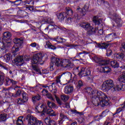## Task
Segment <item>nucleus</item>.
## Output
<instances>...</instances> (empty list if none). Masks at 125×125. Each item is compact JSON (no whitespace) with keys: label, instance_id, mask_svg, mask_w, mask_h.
<instances>
[{"label":"nucleus","instance_id":"1","mask_svg":"<svg viewBox=\"0 0 125 125\" xmlns=\"http://www.w3.org/2000/svg\"><path fill=\"white\" fill-rule=\"evenodd\" d=\"M95 95H94L92 98V103L95 106H99L101 105V107H105L109 105V102L108 101V97L107 95L104 94L102 92H98L95 91Z\"/></svg>","mask_w":125,"mask_h":125},{"label":"nucleus","instance_id":"2","mask_svg":"<svg viewBox=\"0 0 125 125\" xmlns=\"http://www.w3.org/2000/svg\"><path fill=\"white\" fill-rule=\"evenodd\" d=\"M51 62L50 63V69L51 71L53 70V66H57V67H62L63 68H66L69 70L73 68V63L69 59H65L61 60L56 57H53L51 58Z\"/></svg>","mask_w":125,"mask_h":125},{"label":"nucleus","instance_id":"3","mask_svg":"<svg viewBox=\"0 0 125 125\" xmlns=\"http://www.w3.org/2000/svg\"><path fill=\"white\" fill-rule=\"evenodd\" d=\"M13 41L14 43H15V45L12 48V56L15 57V55H16V52H18L20 48H22L23 47L24 40L23 39L15 38L13 40Z\"/></svg>","mask_w":125,"mask_h":125},{"label":"nucleus","instance_id":"4","mask_svg":"<svg viewBox=\"0 0 125 125\" xmlns=\"http://www.w3.org/2000/svg\"><path fill=\"white\" fill-rule=\"evenodd\" d=\"M80 26L87 31V35L88 36L96 34V32L98 30L97 28H93L90 25V23L88 22H82L80 24Z\"/></svg>","mask_w":125,"mask_h":125},{"label":"nucleus","instance_id":"5","mask_svg":"<svg viewBox=\"0 0 125 125\" xmlns=\"http://www.w3.org/2000/svg\"><path fill=\"white\" fill-rule=\"evenodd\" d=\"M88 8H89V6L88 5H84V7L82 10V12L80 11V8H78L77 9V13L74 14V18L76 20H79L81 19L82 16H84L86 14V12L88 11Z\"/></svg>","mask_w":125,"mask_h":125},{"label":"nucleus","instance_id":"6","mask_svg":"<svg viewBox=\"0 0 125 125\" xmlns=\"http://www.w3.org/2000/svg\"><path fill=\"white\" fill-rule=\"evenodd\" d=\"M114 87V81L111 79L106 80L102 85V88L104 91H109Z\"/></svg>","mask_w":125,"mask_h":125},{"label":"nucleus","instance_id":"7","mask_svg":"<svg viewBox=\"0 0 125 125\" xmlns=\"http://www.w3.org/2000/svg\"><path fill=\"white\" fill-rule=\"evenodd\" d=\"M120 50L122 53H118L116 54V57L117 59H120V60H124L125 59V42L121 44V47Z\"/></svg>","mask_w":125,"mask_h":125},{"label":"nucleus","instance_id":"8","mask_svg":"<svg viewBox=\"0 0 125 125\" xmlns=\"http://www.w3.org/2000/svg\"><path fill=\"white\" fill-rule=\"evenodd\" d=\"M120 79V77L117 79V83L116 87H114L112 89L113 91H116L117 90H122V91H125V85L123 84V83L124 82H122L120 81L119 79Z\"/></svg>","mask_w":125,"mask_h":125},{"label":"nucleus","instance_id":"9","mask_svg":"<svg viewBox=\"0 0 125 125\" xmlns=\"http://www.w3.org/2000/svg\"><path fill=\"white\" fill-rule=\"evenodd\" d=\"M42 61V54L41 53L34 55L31 62L32 64H38Z\"/></svg>","mask_w":125,"mask_h":125},{"label":"nucleus","instance_id":"10","mask_svg":"<svg viewBox=\"0 0 125 125\" xmlns=\"http://www.w3.org/2000/svg\"><path fill=\"white\" fill-rule=\"evenodd\" d=\"M94 61L97 63V64H98L99 66H104L105 65H107V64L110 63V61L109 60L101 59L97 57L94 58Z\"/></svg>","mask_w":125,"mask_h":125},{"label":"nucleus","instance_id":"11","mask_svg":"<svg viewBox=\"0 0 125 125\" xmlns=\"http://www.w3.org/2000/svg\"><path fill=\"white\" fill-rule=\"evenodd\" d=\"M11 33L9 32H5L3 33L2 40L5 41L7 46H10V42H11Z\"/></svg>","mask_w":125,"mask_h":125},{"label":"nucleus","instance_id":"12","mask_svg":"<svg viewBox=\"0 0 125 125\" xmlns=\"http://www.w3.org/2000/svg\"><path fill=\"white\" fill-rule=\"evenodd\" d=\"M23 61H24V60L23 59V56H17V57L14 59L13 62V63H14L16 66H18V67H19L23 65V62H23Z\"/></svg>","mask_w":125,"mask_h":125},{"label":"nucleus","instance_id":"13","mask_svg":"<svg viewBox=\"0 0 125 125\" xmlns=\"http://www.w3.org/2000/svg\"><path fill=\"white\" fill-rule=\"evenodd\" d=\"M24 120H27L28 122V124L29 125H34L35 124V123H37V121H38L37 118L34 117L33 116H32L30 114L28 115L25 118Z\"/></svg>","mask_w":125,"mask_h":125},{"label":"nucleus","instance_id":"14","mask_svg":"<svg viewBox=\"0 0 125 125\" xmlns=\"http://www.w3.org/2000/svg\"><path fill=\"white\" fill-rule=\"evenodd\" d=\"M112 19L116 23V26H117V27H121L122 25H123V23H122V21L121 20V17L117 15V14H113Z\"/></svg>","mask_w":125,"mask_h":125},{"label":"nucleus","instance_id":"15","mask_svg":"<svg viewBox=\"0 0 125 125\" xmlns=\"http://www.w3.org/2000/svg\"><path fill=\"white\" fill-rule=\"evenodd\" d=\"M8 44L6 42L4 43L2 41H0V56H1L5 52V47H8Z\"/></svg>","mask_w":125,"mask_h":125},{"label":"nucleus","instance_id":"16","mask_svg":"<svg viewBox=\"0 0 125 125\" xmlns=\"http://www.w3.org/2000/svg\"><path fill=\"white\" fill-rule=\"evenodd\" d=\"M80 76L81 77H86L87 76H89L90 75V70L89 69H87L83 67L82 68H80Z\"/></svg>","mask_w":125,"mask_h":125},{"label":"nucleus","instance_id":"17","mask_svg":"<svg viewBox=\"0 0 125 125\" xmlns=\"http://www.w3.org/2000/svg\"><path fill=\"white\" fill-rule=\"evenodd\" d=\"M74 91V87L72 85H66L64 87V93L65 94H71Z\"/></svg>","mask_w":125,"mask_h":125},{"label":"nucleus","instance_id":"18","mask_svg":"<svg viewBox=\"0 0 125 125\" xmlns=\"http://www.w3.org/2000/svg\"><path fill=\"white\" fill-rule=\"evenodd\" d=\"M44 123L47 125H56V122L54 120H51L49 117H47L44 119Z\"/></svg>","mask_w":125,"mask_h":125},{"label":"nucleus","instance_id":"19","mask_svg":"<svg viewBox=\"0 0 125 125\" xmlns=\"http://www.w3.org/2000/svg\"><path fill=\"white\" fill-rule=\"evenodd\" d=\"M61 77L64 78L66 80H71V78H72V73L70 72L63 73L61 75Z\"/></svg>","mask_w":125,"mask_h":125},{"label":"nucleus","instance_id":"20","mask_svg":"<svg viewBox=\"0 0 125 125\" xmlns=\"http://www.w3.org/2000/svg\"><path fill=\"white\" fill-rule=\"evenodd\" d=\"M104 40L106 42H111L114 40V36H113V34H110L106 35L105 38Z\"/></svg>","mask_w":125,"mask_h":125},{"label":"nucleus","instance_id":"21","mask_svg":"<svg viewBox=\"0 0 125 125\" xmlns=\"http://www.w3.org/2000/svg\"><path fill=\"white\" fill-rule=\"evenodd\" d=\"M97 45L98 47H99L100 48H102L103 49L104 48V49H106L108 48V47L110 45L109 43H106L105 42L102 43H97Z\"/></svg>","mask_w":125,"mask_h":125},{"label":"nucleus","instance_id":"22","mask_svg":"<svg viewBox=\"0 0 125 125\" xmlns=\"http://www.w3.org/2000/svg\"><path fill=\"white\" fill-rule=\"evenodd\" d=\"M95 91H97V90H93L92 88L91 87H87L85 88V92H87V93H88L90 95L94 96L95 95Z\"/></svg>","mask_w":125,"mask_h":125},{"label":"nucleus","instance_id":"23","mask_svg":"<svg viewBox=\"0 0 125 125\" xmlns=\"http://www.w3.org/2000/svg\"><path fill=\"white\" fill-rule=\"evenodd\" d=\"M93 22L96 25H99L102 23V19L98 18L97 17H94L93 18Z\"/></svg>","mask_w":125,"mask_h":125},{"label":"nucleus","instance_id":"24","mask_svg":"<svg viewBox=\"0 0 125 125\" xmlns=\"http://www.w3.org/2000/svg\"><path fill=\"white\" fill-rule=\"evenodd\" d=\"M28 99V94L25 92L22 93V99L21 100V103H26Z\"/></svg>","mask_w":125,"mask_h":125},{"label":"nucleus","instance_id":"25","mask_svg":"<svg viewBox=\"0 0 125 125\" xmlns=\"http://www.w3.org/2000/svg\"><path fill=\"white\" fill-rule=\"evenodd\" d=\"M45 48H50V49H56V47L51 44L49 41L46 42V44L45 45Z\"/></svg>","mask_w":125,"mask_h":125},{"label":"nucleus","instance_id":"26","mask_svg":"<svg viewBox=\"0 0 125 125\" xmlns=\"http://www.w3.org/2000/svg\"><path fill=\"white\" fill-rule=\"evenodd\" d=\"M81 69H82V68L80 67L79 66L74 68L73 69V74H74V75L75 76H78V75L79 76H80V75H81Z\"/></svg>","mask_w":125,"mask_h":125},{"label":"nucleus","instance_id":"27","mask_svg":"<svg viewBox=\"0 0 125 125\" xmlns=\"http://www.w3.org/2000/svg\"><path fill=\"white\" fill-rule=\"evenodd\" d=\"M97 3L99 5H101V4H104L106 7H109V2L106 1L104 0H97Z\"/></svg>","mask_w":125,"mask_h":125},{"label":"nucleus","instance_id":"28","mask_svg":"<svg viewBox=\"0 0 125 125\" xmlns=\"http://www.w3.org/2000/svg\"><path fill=\"white\" fill-rule=\"evenodd\" d=\"M64 13H65V15H68V16H72V15H73V10H72V9L70 7H66L65 8V12H64Z\"/></svg>","mask_w":125,"mask_h":125},{"label":"nucleus","instance_id":"29","mask_svg":"<svg viewBox=\"0 0 125 125\" xmlns=\"http://www.w3.org/2000/svg\"><path fill=\"white\" fill-rule=\"evenodd\" d=\"M57 17L58 19H59V20H61V21H63L65 18L67 17V15H66V13H65L64 12L61 13L57 14Z\"/></svg>","mask_w":125,"mask_h":125},{"label":"nucleus","instance_id":"30","mask_svg":"<svg viewBox=\"0 0 125 125\" xmlns=\"http://www.w3.org/2000/svg\"><path fill=\"white\" fill-rule=\"evenodd\" d=\"M110 66L112 68H119L120 65L117 61H112L110 62Z\"/></svg>","mask_w":125,"mask_h":125},{"label":"nucleus","instance_id":"31","mask_svg":"<svg viewBox=\"0 0 125 125\" xmlns=\"http://www.w3.org/2000/svg\"><path fill=\"white\" fill-rule=\"evenodd\" d=\"M7 118V115L5 113L0 114V122H5Z\"/></svg>","mask_w":125,"mask_h":125},{"label":"nucleus","instance_id":"32","mask_svg":"<svg viewBox=\"0 0 125 125\" xmlns=\"http://www.w3.org/2000/svg\"><path fill=\"white\" fill-rule=\"evenodd\" d=\"M54 40L55 41H56V42H58L59 43H63V42H66V40L62 38H60L59 37H58L55 38Z\"/></svg>","mask_w":125,"mask_h":125},{"label":"nucleus","instance_id":"33","mask_svg":"<svg viewBox=\"0 0 125 125\" xmlns=\"http://www.w3.org/2000/svg\"><path fill=\"white\" fill-rule=\"evenodd\" d=\"M40 100H41V96L39 94L32 97V101L33 103H36V101H39Z\"/></svg>","mask_w":125,"mask_h":125},{"label":"nucleus","instance_id":"34","mask_svg":"<svg viewBox=\"0 0 125 125\" xmlns=\"http://www.w3.org/2000/svg\"><path fill=\"white\" fill-rule=\"evenodd\" d=\"M48 115H50V116H55V114L54 113V110L52 108L51 109H46V111L45 112Z\"/></svg>","mask_w":125,"mask_h":125},{"label":"nucleus","instance_id":"35","mask_svg":"<svg viewBox=\"0 0 125 125\" xmlns=\"http://www.w3.org/2000/svg\"><path fill=\"white\" fill-rule=\"evenodd\" d=\"M32 69L34 70V71H35V72H37L38 73V74H42V72H41V70L40 69V68H39V66L37 65H32Z\"/></svg>","mask_w":125,"mask_h":125},{"label":"nucleus","instance_id":"36","mask_svg":"<svg viewBox=\"0 0 125 125\" xmlns=\"http://www.w3.org/2000/svg\"><path fill=\"white\" fill-rule=\"evenodd\" d=\"M47 105L49 108H50L51 109H52V108H55V107H56L55 104L52 102L48 101L47 103Z\"/></svg>","mask_w":125,"mask_h":125},{"label":"nucleus","instance_id":"37","mask_svg":"<svg viewBox=\"0 0 125 125\" xmlns=\"http://www.w3.org/2000/svg\"><path fill=\"white\" fill-rule=\"evenodd\" d=\"M4 83V75L3 73H0V85H2Z\"/></svg>","mask_w":125,"mask_h":125},{"label":"nucleus","instance_id":"38","mask_svg":"<svg viewBox=\"0 0 125 125\" xmlns=\"http://www.w3.org/2000/svg\"><path fill=\"white\" fill-rule=\"evenodd\" d=\"M109 111V109H106L104 111L102 112V114L100 115L101 119L102 118H104V117H106Z\"/></svg>","mask_w":125,"mask_h":125},{"label":"nucleus","instance_id":"39","mask_svg":"<svg viewBox=\"0 0 125 125\" xmlns=\"http://www.w3.org/2000/svg\"><path fill=\"white\" fill-rule=\"evenodd\" d=\"M86 53V52L85 51H84L82 52L78 53L77 54V56H78V57H80V58H83V57H84V55Z\"/></svg>","mask_w":125,"mask_h":125},{"label":"nucleus","instance_id":"40","mask_svg":"<svg viewBox=\"0 0 125 125\" xmlns=\"http://www.w3.org/2000/svg\"><path fill=\"white\" fill-rule=\"evenodd\" d=\"M61 98L62 100L64 101V102H66V101H68V100L69 99V96L66 95H62L61 96Z\"/></svg>","mask_w":125,"mask_h":125},{"label":"nucleus","instance_id":"41","mask_svg":"<svg viewBox=\"0 0 125 125\" xmlns=\"http://www.w3.org/2000/svg\"><path fill=\"white\" fill-rule=\"evenodd\" d=\"M21 117H20L17 119V121L16 122V125H23V121H22V119H21Z\"/></svg>","mask_w":125,"mask_h":125},{"label":"nucleus","instance_id":"42","mask_svg":"<svg viewBox=\"0 0 125 125\" xmlns=\"http://www.w3.org/2000/svg\"><path fill=\"white\" fill-rule=\"evenodd\" d=\"M103 71L104 73H110L111 72V68L108 66L103 67Z\"/></svg>","mask_w":125,"mask_h":125},{"label":"nucleus","instance_id":"43","mask_svg":"<svg viewBox=\"0 0 125 125\" xmlns=\"http://www.w3.org/2000/svg\"><path fill=\"white\" fill-rule=\"evenodd\" d=\"M44 20H45V22H46V23H48V24L53 23V20H52L51 18H45L44 19Z\"/></svg>","mask_w":125,"mask_h":125},{"label":"nucleus","instance_id":"44","mask_svg":"<svg viewBox=\"0 0 125 125\" xmlns=\"http://www.w3.org/2000/svg\"><path fill=\"white\" fill-rule=\"evenodd\" d=\"M119 80L121 81V82H123L124 83H125V73L119 76Z\"/></svg>","mask_w":125,"mask_h":125},{"label":"nucleus","instance_id":"45","mask_svg":"<svg viewBox=\"0 0 125 125\" xmlns=\"http://www.w3.org/2000/svg\"><path fill=\"white\" fill-rule=\"evenodd\" d=\"M41 109H42V110L40 111V112H42V113H45V112H46V109L47 108V106H46V105H44V104H42L41 106Z\"/></svg>","mask_w":125,"mask_h":125},{"label":"nucleus","instance_id":"46","mask_svg":"<svg viewBox=\"0 0 125 125\" xmlns=\"http://www.w3.org/2000/svg\"><path fill=\"white\" fill-rule=\"evenodd\" d=\"M6 98H11V97H13L14 94L10 93L9 92H6L5 94Z\"/></svg>","mask_w":125,"mask_h":125},{"label":"nucleus","instance_id":"47","mask_svg":"<svg viewBox=\"0 0 125 125\" xmlns=\"http://www.w3.org/2000/svg\"><path fill=\"white\" fill-rule=\"evenodd\" d=\"M5 81V85H10V84H11V79L9 78H6Z\"/></svg>","mask_w":125,"mask_h":125},{"label":"nucleus","instance_id":"48","mask_svg":"<svg viewBox=\"0 0 125 125\" xmlns=\"http://www.w3.org/2000/svg\"><path fill=\"white\" fill-rule=\"evenodd\" d=\"M47 98L49 99H51L52 101H54V99H53V97H52V95H51V94L50 93H47L46 94Z\"/></svg>","mask_w":125,"mask_h":125},{"label":"nucleus","instance_id":"49","mask_svg":"<svg viewBox=\"0 0 125 125\" xmlns=\"http://www.w3.org/2000/svg\"><path fill=\"white\" fill-rule=\"evenodd\" d=\"M21 94V90H18L16 93L15 94H14L13 97H17V96H19Z\"/></svg>","mask_w":125,"mask_h":125},{"label":"nucleus","instance_id":"50","mask_svg":"<svg viewBox=\"0 0 125 125\" xmlns=\"http://www.w3.org/2000/svg\"><path fill=\"white\" fill-rule=\"evenodd\" d=\"M71 112H72V114H78L79 115H83V113L80 112H79V111H77L76 110H73V109H72V110H71Z\"/></svg>","mask_w":125,"mask_h":125},{"label":"nucleus","instance_id":"51","mask_svg":"<svg viewBox=\"0 0 125 125\" xmlns=\"http://www.w3.org/2000/svg\"><path fill=\"white\" fill-rule=\"evenodd\" d=\"M112 50L110 49H108L106 50V55L107 56H110V55H112Z\"/></svg>","mask_w":125,"mask_h":125},{"label":"nucleus","instance_id":"52","mask_svg":"<svg viewBox=\"0 0 125 125\" xmlns=\"http://www.w3.org/2000/svg\"><path fill=\"white\" fill-rule=\"evenodd\" d=\"M60 119L61 120H63V119H67V116L65 115H64L63 113H60Z\"/></svg>","mask_w":125,"mask_h":125},{"label":"nucleus","instance_id":"53","mask_svg":"<svg viewBox=\"0 0 125 125\" xmlns=\"http://www.w3.org/2000/svg\"><path fill=\"white\" fill-rule=\"evenodd\" d=\"M83 85V81H79L78 82V86H77L78 87H79V88H80V87H82Z\"/></svg>","mask_w":125,"mask_h":125},{"label":"nucleus","instance_id":"54","mask_svg":"<svg viewBox=\"0 0 125 125\" xmlns=\"http://www.w3.org/2000/svg\"><path fill=\"white\" fill-rule=\"evenodd\" d=\"M11 56L10 54H8L5 56V59L8 61L11 59Z\"/></svg>","mask_w":125,"mask_h":125},{"label":"nucleus","instance_id":"55","mask_svg":"<svg viewBox=\"0 0 125 125\" xmlns=\"http://www.w3.org/2000/svg\"><path fill=\"white\" fill-rule=\"evenodd\" d=\"M33 125H43V124H42V121L38 120L36 122L35 124Z\"/></svg>","mask_w":125,"mask_h":125},{"label":"nucleus","instance_id":"56","mask_svg":"<svg viewBox=\"0 0 125 125\" xmlns=\"http://www.w3.org/2000/svg\"><path fill=\"white\" fill-rule=\"evenodd\" d=\"M26 9L27 10H29L30 11H33L34 10V8L32 6H28L26 7Z\"/></svg>","mask_w":125,"mask_h":125},{"label":"nucleus","instance_id":"57","mask_svg":"<svg viewBox=\"0 0 125 125\" xmlns=\"http://www.w3.org/2000/svg\"><path fill=\"white\" fill-rule=\"evenodd\" d=\"M98 36H101V35H103V30L100 29L98 31Z\"/></svg>","mask_w":125,"mask_h":125},{"label":"nucleus","instance_id":"58","mask_svg":"<svg viewBox=\"0 0 125 125\" xmlns=\"http://www.w3.org/2000/svg\"><path fill=\"white\" fill-rule=\"evenodd\" d=\"M72 21H73V19L71 18H68L67 20H66V22L68 24H70V23H71L72 22Z\"/></svg>","mask_w":125,"mask_h":125},{"label":"nucleus","instance_id":"59","mask_svg":"<svg viewBox=\"0 0 125 125\" xmlns=\"http://www.w3.org/2000/svg\"><path fill=\"white\" fill-rule=\"evenodd\" d=\"M30 46H31V47H37V43L33 42L30 44Z\"/></svg>","mask_w":125,"mask_h":125},{"label":"nucleus","instance_id":"60","mask_svg":"<svg viewBox=\"0 0 125 125\" xmlns=\"http://www.w3.org/2000/svg\"><path fill=\"white\" fill-rule=\"evenodd\" d=\"M56 98V101L57 102V103H58L59 105H62V102H61V101L60 100V99H59V98Z\"/></svg>","mask_w":125,"mask_h":125},{"label":"nucleus","instance_id":"61","mask_svg":"<svg viewBox=\"0 0 125 125\" xmlns=\"http://www.w3.org/2000/svg\"><path fill=\"white\" fill-rule=\"evenodd\" d=\"M122 111H123V109L121 108H119L117 109L116 112L115 113V114H119V113H120V112H122Z\"/></svg>","mask_w":125,"mask_h":125},{"label":"nucleus","instance_id":"62","mask_svg":"<svg viewBox=\"0 0 125 125\" xmlns=\"http://www.w3.org/2000/svg\"><path fill=\"white\" fill-rule=\"evenodd\" d=\"M42 93H48V91L45 89H43L42 91Z\"/></svg>","mask_w":125,"mask_h":125},{"label":"nucleus","instance_id":"63","mask_svg":"<svg viewBox=\"0 0 125 125\" xmlns=\"http://www.w3.org/2000/svg\"><path fill=\"white\" fill-rule=\"evenodd\" d=\"M42 74H48V71L47 70H43L42 72Z\"/></svg>","mask_w":125,"mask_h":125},{"label":"nucleus","instance_id":"64","mask_svg":"<svg viewBox=\"0 0 125 125\" xmlns=\"http://www.w3.org/2000/svg\"><path fill=\"white\" fill-rule=\"evenodd\" d=\"M11 83H12V84H16V83H17V82L13 80H11Z\"/></svg>","mask_w":125,"mask_h":125}]
</instances>
